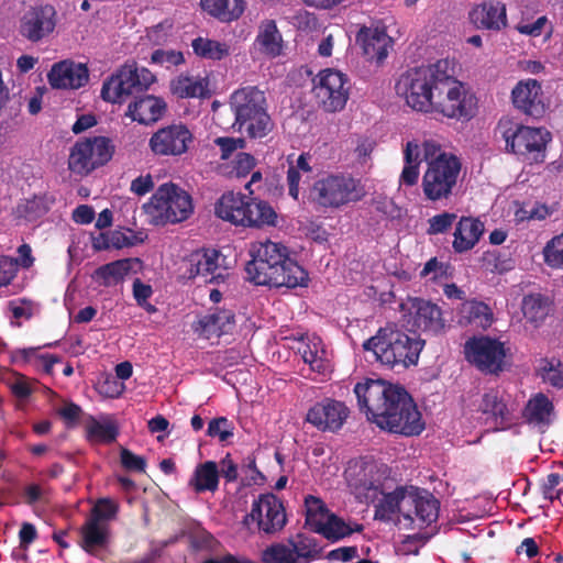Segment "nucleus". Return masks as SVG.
Wrapping results in <instances>:
<instances>
[{
	"label": "nucleus",
	"mask_w": 563,
	"mask_h": 563,
	"mask_svg": "<svg viewBox=\"0 0 563 563\" xmlns=\"http://www.w3.org/2000/svg\"><path fill=\"white\" fill-rule=\"evenodd\" d=\"M251 261L245 265L246 279L257 286L295 288L305 286L308 273L289 256L282 243L258 242L253 244Z\"/></svg>",
	"instance_id": "f257e3e1"
},
{
	"label": "nucleus",
	"mask_w": 563,
	"mask_h": 563,
	"mask_svg": "<svg viewBox=\"0 0 563 563\" xmlns=\"http://www.w3.org/2000/svg\"><path fill=\"white\" fill-rule=\"evenodd\" d=\"M449 66V59L415 67L407 70L396 82V92L405 99L406 104L415 111L433 112L438 82Z\"/></svg>",
	"instance_id": "f03ea898"
},
{
	"label": "nucleus",
	"mask_w": 563,
	"mask_h": 563,
	"mask_svg": "<svg viewBox=\"0 0 563 563\" xmlns=\"http://www.w3.org/2000/svg\"><path fill=\"white\" fill-rule=\"evenodd\" d=\"M424 341L394 328H380L363 343L365 351L373 352L375 360L388 367L416 365Z\"/></svg>",
	"instance_id": "7ed1b4c3"
},
{
	"label": "nucleus",
	"mask_w": 563,
	"mask_h": 563,
	"mask_svg": "<svg viewBox=\"0 0 563 563\" xmlns=\"http://www.w3.org/2000/svg\"><path fill=\"white\" fill-rule=\"evenodd\" d=\"M423 147L427 169L422 176L421 188L424 198L433 202L449 200L457 188L461 161L445 152L433 157L437 150L433 142H424Z\"/></svg>",
	"instance_id": "20e7f679"
},
{
	"label": "nucleus",
	"mask_w": 563,
	"mask_h": 563,
	"mask_svg": "<svg viewBox=\"0 0 563 563\" xmlns=\"http://www.w3.org/2000/svg\"><path fill=\"white\" fill-rule=\"evenodd\" d=\"M230 108L234 113V126L244 131L252 139H262L273 129V121L267 113L265 92L256 86L236 89L230 97Z\"/></svg>",
	"instance_id": "39448f33"
},
{
	"label": "nucleus",
	"mask_w": 563,
	"mask_h": 563,
	"mask_svg": "<svg viewBox=\"0 0 563 563\" xmlns=\"http://www.w3.org/2000/svg\"><path fill=\"white\" fill-rule=\"evenodd\" d=\"M214 211L217 217L224 221L251 228L275 225L277 219L275 210L268 202L232 191L221 196Z\"/></svg>",
	"instance_id": "423d86ee"
},
{
	"label": "nucleus",
	"mask_w": 563,
	"mask_h": 563,
	"mask_svg": "<svg viewBox=\"0 0 563 563\" xmlns=\"http://www.w3.org/2000/svg\"><path fill=\"white\" fill-rule=\"evenodd\" d=\"M150 223L165 225L178 223L190 217L194 211L191 197L173 183L161 185L150 201L143 205Z\"/></svg>",
	"instance_id": "0eeeda50"
},
{
	"label": "nucleus",
	"mask_w": 563,
	"mask_h": 563,
	"mask_svg": "<svg viewBox=\"0 0 563 563\" xmlns=\"http://www.w3.org/2000/svg\"><path fill=\"white\" fill-rule=\"evenodd\" d=\"M439 81L433 111L450 119L471 120L476 114L477 98L455 78L450 63L445 74L442 75V80Z\"/></svg>",
	"instance_id": "6e6552de"
},
{
	"label": "nucleus",
	"mask_w": 563,
	"mask_h": 563,
	"mask_svg": "<svg viewBox=\"0 0 563 563\" xmlns=\"http://www.w3.org/2000/svg\"><path fill=\"white\" fill-rule=\"evenodd\" d=\"M496 133L505 141V150L523 158L543 161L549 132L540 128L522 125L509 118H501L496 126Z\"/></svg>",
	"instance_id": "1a4fd4ad"
},
{
	"label": "nucleus",
	"mask_w": 563,
	"mask_h": 563,
	"mask_svg": "<svg viewBox=\"0 0 563 563\" xmlns=\"http://www.w3.org/2000/svg\"><path fill=\"white\" fill-rule=\"evenodd\" d=\"M364 196L365 190L361 181L344 174L328 175L317 180L310 190L312 202L331 209L357 202Z\"/></svg>",
	"instance_id": "9d476101"
},
{
	"label": "nucleus",
	"mask_w": 563,
	"mask_h": 563,
	"mask_svg": "<svg viewBox=\"0 0 563 563\" xmlns=\"http://www.w3.org/2000/svg\"><path fill=\"white\" fill-rule=\"evenodd\" d=\"M398 400L393 397V402L386 406V412H383L375 422L380 429L391 433L404 435H417L423 430L421 415L417 409L411 396L404 387H398Z\"/></svg>",
	"instance_id": "9b49d317"
},
{
	"label": "nucleus",
	"mask_w": 563,
	"mask_h": 563,
	"mask_svg": "<svg viewBox=\"0 0 563 563\" xmlns=\"http://www.w3.org/2000/svg\"><path fill=\"white\" fill-rule=\"evenodd\" d=\"M114 145L107 136H90L76 141L68 156V169L79 176H87L104 166L114 154Z\"/></svg>",
	"instance_id": "f8f14e48"
},
{
	"label": "nucleus",
	"mask_w": 563,
	"mask_h": 563,
	"mask_svg": "<svg viewBox=\"0 0 563 563\" xmlns=\"http://www.w3.org/2000/svg\"><path fill=\"white\" fill-rule=\"evenodd\" d=\"M349 77L335 69L321 70L313 79V95L317 103L329 113L343 110L350 97Z\"/></svg>",
	"instance_id": "ddd939ff"
},
{
	"label": "nucleus",
	"mask_w": 563,
	"mask_h": 563,
	"mask_svg": "<svg viewBox=\"0 0 563 563\" xmlns=\"http://www.w3.org/2000/svg\"><path fill=\"white\" fill-rule=\"evenodd\" d=\"M389 471L386 465L375 462L363 463L358 468L347 472V484L356 500L362 504H374L384 486L388 484Z\"/></svg>",
	"instance_id": "4468645a"
},
{
	"label": "nucleus",
	"mask_w": 563,
	"mask_h": 563,
	"mask_svg": "<svg viewBox=\"0 0 563 563\" xmlns=\"http://www.w3.org/2000/svg\"><path fill=\"white\" fill-rule=\"evenodd\" d=\"M398 387L383 379L366 378L354 386V394L357 399V406L365 412L368 420L376 422L377 418L386 412V406L393 402V397H398Z\"/></svg>",
	"instance_id": "2eb2a0df"
},
{
	"label": "nucleus",
	"mask_w": 563,
	"mask_h": 563,
	"mask_svg": "<svg viewBox=\"0 0 563 563\" xmlns=\"http://www.w3.org/2000/svg\"><path fill=\"white\" fill-rule=\"evenodd\" d=\"M400 307L411 331L438 334L445 327L441 308L430 300L409 297Z\"/></svg>",
	"instance_id": "dca6fc26"
},
{
	"label": "nucleus",
	"mask_w": 563,
	"mask_h": 563,
	"mask_svg": "<svg viewBox=\"0 0 563 563\" xmlns=\"http://www.w3.org/2000/svg\"><path fill=\"white\" fill-rule=\"evenodd\" d=\"M242 522L247 528L255 522L260 531L267 534L275 533L287 522L284 504L272 493L262 494L253 501L251 512L243 518Z\"/></svg>",
	"instance_id": "f3484780"
},
{
	"label": "nucleus",
	"mask_w": 563,
	"mask_h": 563,
	"mask_svg": "<svg viewBox=\"0 0 563 563\" xmlns=\"http://www.w3.org/2000/svg\"><path fill=\"white\" fill-rule=\"evenodd\" d=\"M192 143V132L179 122L155 131L148 140V147L155 156L176 157L187 153Z\"/></svg>",
	"instance_id": "a211bd4d"
},
{
	"label": "nucleus",
	"mask_w": 563,
	"mask_h": 563,
	"mask_svg": "<svg viewBox=\"0 0 563 563\" xmlns=\"http://www.w3.org/2000/svg\"><path fill=\"white\" fill-rule=\"evenodd\" d=\"M465 354L467 361L482 372L497 374L504 369L506 350L497 339L472 338L465 344Z\"/></svg>",
	"instance_id": "6ab92c4d"
},
{
	"label": "nucleus",
	"mask_w": 563,
	"mask_h": 563,
	"mask_svg": "<svg viewBox=\"0 0 563 563\" xmlns=\"http://www.w3.org/2000/svg\"><path fill=\"white\" fill-rule=\"evenodd\" d=\"M349 415L350 409L344 402L333 398H324L309 408L305 421L319 431L336 432L343 427Z\"/></svg>",
	"instance_id": "aec40b11"
},
{
	"label": "nucleus",
	"mask_w": 563,
	"mask_h": 563,
	"mask_svg": "<svg viewBox=\"0 0 563 563\" xmlns=\"http://www.w3.org/2000/svg\"><path fill=\"white\" fill-rule=\"evenodd\" d=\"M137 68L132 65H123L107 80L101 88V98L111 103H122L130 96L137 92Z\"/></svg>",
	"instance_id": "412c9836"
},
{
	"label": "nucleus",
	"mask_w": 563,
	"mask_h": 563,
	"mask_svg": "<svg viewBox=\"0 0 563 563\" xmlns=\"http://www.w3.org/2000/svg\"><path fill=\"white\" fill-rule=\"evenodd\" d=\"M511 100L514 107L526 115L538 119L545 113L542 86L537 79L518 81L511 90Z\"/></svg>",
	"instance_id": "4be33fe9"
},
{
	"label": "nucleus",
	"mask_w": 563,
	"mask_h": 563,
	"mask_svg": "<svg viewBox=\"0 0 563 563\" xmlns=\"http://www.w3.org/2000/svg\"><path fill=\"white\" fill-rule=\"evenodd\" d=\"M52 5H41L26 11L21 19L20 33L31 42H38L51 34L56 25Z\"/></svg>",
	"instance_id": "5701e85b"
},
{
	"label": "nucleus",
	"mask_w": 563,
	"mask_h": 563,
	"mask_svg": "<svg viewBox=\"0 0 563 563\" xmlns=\"http://www.w3.org/2000/svg\"><path fill=\"white\" fill-rule=\"evenodd\" d=\"M407 505L408 511L402 512L404 518L411 522L418 521L420 528L430 526L438 519L440 503L426 489L409 492Z\"/></svg>",
	"instance_id": "b1692460"
},
{
	"label": "nucleus",
	"mask_w": 563,
	"mask_h": 563,
	"mask_svg": "<svg viewBox=\"0 0 563 563\" xmlns=\"http://www.w3.org/2000/svg\"><path fill=\"white\" fill-rule=\"evenodd\" d=\"M47 78L53 88L78 89L88 82L89 73L84 64L62 60L53 65Z\"/></svg>",
	"instance_id": "393cba45"
},
{
	"label": "nucleus",
	"mask_w": 563,
	"mask_h": 563,
	"mask_svg": "<svg viewBox=\"0 0 563 563\" xmlns=\"http://www.w3.org/2000/svg\"><path fill=\"white\" fill-rule=\"evenodd\" d=\"M356 42L366 58L376 63H382L387 57L388 48L393 45L391 37L378 27H362L356 35Z\"/></svg>",
	"instance_id": "a878e982"
},
{
	"label": "nucleus",
	"mask_w": 563,
	"mask_h": 563,
	"mask_svg": "<svg viewBox=\"0 0 563 563\" xmlns=\"http://www.w3.org/2000/svg\"><path fill=\"white\" fill-rule=\"evenodd\" d=\"M478 411L492 421L495 430H506L510 427L511 412L504 396L497 389L484 393L478 405Z\"/></svg>",
	"instance_id": "bb28decb"
},
{
	"label": "nucleus",
	"mask_w": 563,
	"mask_h": 563,
	"mask_svg": "<svg viewBox=\"0 0 563 563\" xmlns=\"http://www.w3.org/2000/svg\"><path fill=\"white\" fill-rule=\"evenodd\" d=\"M553 308L551 298L541 292H530L521 300V311L526 327L539 329L550 316Z\"/></svg>",
	"instance_id": "cd10ccee"
},
{
	"label": "nucleus",
	"mask_w": 563,
	"mask_h": 563,
	"mask_svg": "<svg viewBox=\"0 0 563 563\" xmlns=\"http://www.w3.org/2000/svg\"><path fill=\"white\" fill-rule=\"evenodd\" d=\"M470 20L478 27L499 31L507 24L506 5L500 1H487L470 12Z\"/></svg>",
	"instance_id": "c85d7f7f"
},
{
	"label": "nucleus",
	"mask_w": 563,
	"mask_h": 563,
	"mask_svg": "<svg viewBox=\"0 0 563 563\" xmlns=\"http://www.w3.org/2000/svg\"><path fill=\"white\" fill-rule=\"evenodd\" d=\"M166 111V102L155 96L146 95L137 98L128 107L126 115L141 124L157 122Z\"/></svg>",
	"instance_id": "c756f323"
},
{
	"label": "nucleus",
	"mask_w": 563,
	"mask_h": 563,
	"mask_svg": "<svg viewBox=\"0 0 563 563\" xmlns=\"http://www.w3.org/2000/svg\"><path fill=\"white\" fill-rule=\"evenodd\" d=\"M484 230V223L479 219L462 217L453 233V250L460 254L472 250L481 240Z\"/></svg>",
	"instance_id": "7c9ffc66"
},
{
	"label": "nucleus",
	"mask_w": 563,
	"mask_h": 563,
	"mask_svg": "<svg viewBox=\"0 0 563 563\" xmlns=\"http://www.w3.org/2000/svg\"><path fill=\"white\" fill-rule=\"evenodd\" d=\"M390 488L389 483L384 486V493L378 497V503L375 505L374 518L382 521H389L391 517L398 512H404L407 509V499L409 492L404 486H398L394 490L388 492Z\"/></svg>",
	"instance_id": "2f4dec72"
},
{
	"label": "nucleus",
	"mask_w": 563,
	"mask_h": 563,
	"mask_svg": "<svg viewBox=\"0 0 563 563\" xmlns=\"http://www.w3.org/2000/svg\"><path fill=\"white\" fill-rule=\"evenodd\" d=\"M234 313L230 310H218L203 316L194 324V331L199 335L211 339L228 333L234 325Z\"/></svg>",
	"instance_id": "473e14b6"
},
{
	"label": "nucleus",
	"mask_w": 563,
	"mask_h": 563,
	"mask_svg": "<svg viewBox=\"0 0 563 563\" xmlns=\"http://www.w3.org/2000/svg\"><path fill=\"white\" fill-rule=\"evenodd\" d=\"M219 251L214 249H201L191 252L185 260V274L188 278L213 275L219 268Z\"/></svg>",
	"instance_id": "72a5a7b5"
},
{
	"label": "nucleus",
	"mask_w": 563,
	"mask_h": 563,
	"mask_svg": "<svg viewBox=\"0 0 563 563\" xmlns=\"http://www.w3.org/2000/svg\"><path fill=\"white\" fill-rule=\"evenodd\" d=\"M200 5L210 16L222 23L239 20L245 11V0H200Z\"/></svg>",
	"instance_id": "f704fd0d"
},
{
	"label": "nucleus",
	"mask_w": 563,
	"mask_h": 563,
	"mask_svg": "<svg viewBox=\"0 0 563 563\" xmlns=\"http://www.w3.org/2000/svg\"><path fill=\"white\" fill-rule=\"evenodd\" d=\"M553 412V402L545 394L538 393L528 400L522 411V417L529 424L543 427L551 423L550 418Z\"/></svg>",
	"instance_id": "c9c22d12"
},
{
	"label": "nucleus",
	"mask_w": 563,
	"mask_h": 563,
	"mask_svg": "<svg viewBox=\"0 0 563 563\" xmlns=\"http://www.w3.org/2000/svg\"><path fill=\"white\" fill-rule=\"evenodd\" d=\"M362 523L355 522L353 526L346 523L341 517L329 514L322 522H316V532L322 534L327 540L336 542L354 532H362Z\"/></svg>",
	"instance_id": "e433bc0d"
},
{
	"label": "nucleus",
	"mask_w": 563,
	"mask_h": 563,
	"mask_svg": "<svg viewBox=\"0 0 563 563\" xmlns=\"http://www.w3.org/2000/svg\"><path fill=\"white\" fill-rule=\"evenodd\" d=\"M219 467L214 461H206L196 466L188 485L198 494L214 493L219 487Z\"/></svg>",
	"instance_id": "4c0bfd02"
},
{
	"label": "nucleus",
	"mask_w": 563,
	"mask_h": 563,
	"mask_svg": "<svg viewBox=\"0 0 563 563\" xmlns=\"http://www.w3.org/2000/svg\"><path fill=\"white\" fill-rule=\"evenodd\" d=\"M131 268L130 258L118 260L99 266L91 274V278L99 286L111 287L123 282Z\"/></svg>",
	"instance_id": "58836bf2"
},
{
	"label": "nucleus",
	"mask_w": 563,
	"mask_h": 563,
	"mask_svg": "<svg viewBox=\"0 0 563 563\" xmlns=\"http://www.w3.org/2000/svg\"><path fill=\"white\" fill-rule=\"evenodd\" d=\"M255 44L262 53L271 57L282 54L283 38L274 20H268L261 25Z\"/></svg>",
	"instance_id": "ea45409f"
},
{
	"label": "nucleus",
	"mask_w": 563,
	"mask_h": 563,
	"mask_svg": "<svg viewBox=\"0 0 563 563\" xmlns=\"http://www.w3.org/2000/svg\"><path fill=\"white\" fill-rule=\"evenodd\" d=\"M170 89L178 98L206 97L208 92V80L180 75L172 81Z\"/></svg>",
	"instance_id": "a19ab883"
},
{
	"label": "nucleus",
	"mask_w": 563,
	"mask_h": 563,
	"mask_svg": "<svg viewBox=\"0 0 563 563\" xmlns=\"http://www.w3.org/2000/svg\"><path fill=\"white\" fill-rule=\"evenodd\" d=\"M298 353L306 364H309L311 371L319 374L329 372V362L324 357L325 351L320 347V342H300Z\"/></svg>",
	"instance_id": "79ce46f5"
},
{
	"label": "nucleus",
	"mask_w": 563,
	"mask_h": 563,
	"mask_svg": "<svg viewBox=\"0 0 563 563\" xmlns=\"http://www.w3.org/2000/svg\"><path fill=\"white\" fill-rule=\"evenodd\" d=\"M81 547L88 553H92L96 549L103 548L108 543L107 528L91 520H87L81 527Z\"/></svg>",
	"instance_id": "37998d69"
},
{
	"label": "nucleus",
	"mask_w": 563,
	"mask_h": 563,
	"mask_svg": "<svg viewBox=\"0 0 563 563\" xmlns=\"http://www.w3.org/2000/svg\"><path fill=\"white\" fill-rule=\"evenodd\" d=\"M191 46L196 55L212 60H221L230 54V47L225 43L200 36L192 41Z\"/></svg>",
	"instance_id": "c03bdc74"
},
{
	"label": "nucleus",
	"mask_w": 563,
	"mask_h": 563,
	"mask_svg": "<svg viewBox=\"0 0 563 563\" xmlns=\"http://www.w3.org/2000/svg\"><path fill=\"white\" fill-rule=\"evenodd\" d=\"M86 432L90 442L112 443L119 435V428L112 421L102 423L91 418L86 426Z\"/></svg>",
	"instance_id": "a18cd8bd"
},
{
	"label": "nucleus",
	"mask_w": 563,
	"mask_h": 563,
	"mask_svg": "<svg viewBox=\"0 0 563 563\" xmlns=\"http://www.w3.org/2000/svg\"><path fill=\"white\" fill-rule=\"evenodd\" d=\"M538 375L542 380L554 388H563V363L556 357L540 360Z\"/></svg>",
	"instance_id": "49530a36"
},
{
	"label": "nucleus",
	"mask_w": 563,
	"mask_h": 563,
	"mask_svg": "<svg viewBox=\"0 0 563 563\" xmlns=\"http://www.w3.org/2000/svg\"><path fill=\"white\" fill-rule=\"evenodd\" d=\"M255 165L256 159L253 155L239 152L230 164L220 165V170L230 178H244L252 172Z\"/></svg>",
	"instance_id": "de8ad7c7"
},
{
	"label": "nucleus",
	"mask_w": 563,
	"mask_h": 563,
	"mask_svg": "<svg viewBox=\"0 0 563 563\" xmlns=\"http://www.w3.org/2000/svg\"><path fill=\"white\" fill-rule=\"evenodd\" d=\"M52 202L53 200H49L46 196H34L20 205L18 210L25 220L36 221L49 211Z\"/></svg>",
	"instance_id": "09e8293b"
},
{
	"label": "nucleus",
	"mask_w": 563,
	"mask_h": 563,
	"mask_svg": "<svg viewBox=\"0 0 563 563\" xmlns=\"http://www.w3.org/2000/svg\"><path fill=\"white\" fill-rule=\"evenodd\" d=\"M264 563H298L292 547L284 543L272 544L263 552Z\"/></svg>",
	"instance_id": "8fccbe9b"
},
{
	"label": "nucleus",
	"mask_w": 563,
	"mask_h": 563,
	"mask_svg": "<svg viewBox=\"0 0 563 563\" xmlns=\"http://www.w3.org/2000/svg\"><path fill=\"white\" fill-rule=\"evenodd\" d=\"M207 435L222 443L228 442L234 435V424L227 417L213 418L208 423Z\"/></svg>",
	"instance_id": "3c124183"
},
{
	"label": "nucleus",
	"mask_w": 563,
	"mask_h": 563,
	"mask_svg": "<svg viewBox=\"0 0 563 563\" xmlns=\"http://www.w3.org/2000/svg\"><path fill=\"white\" fill-rule=\"evenodd\" d=\"M544 262L552 268L563 269V233L552 238L543 250Z\"/></svg>",
	"instance_id": "603ef678"
},
{
	"label": "nucleus",
	"mask_w": 563,
	"mask_h": 563,
	"mask_svg": "<svg viewBox=\"0 0 563 563\" xmlns=\"http://www.w3.org/2000/svg\"><path fill=\"white\" fill-rule=\"evenodd\" d=\"M306 522L316 529V522H322L327 518L328 508L318 497L308 495L305 498Z\"/></svg>",
	"instance_id": "864d4df0"
},
{
	"label": "nucleus",
	"mask_w": 563,
	"mask_h": 563,
	"mask_svg": "<svg viewBox=\"0 0 563 563\" xmlns=\"http://www.w3.org/2000/svg\"><path fill=\"white\" fill-rule=\"evenodd\" d=\"M118 504L110 498H102L91 509V515L88 520L100 523L101 520H110L115 517L118 512Z\"/></svg>",
	"instance_id": "5fc2aeb1"
},
{
	"label": "nucleus",
	"mask_w": 563,
	"mask_h": 563,
	"mask_svg": "<svg viewBox=\"0 0 563 563\" xmlns=\"http://www.w3.org/2000/svg\"><path fill=\"white\" fill-rule=\"evenodd\" d=\"M292 551L296 553V561L301 558L306 561H311L318 558L321 549L318 548L314 539L301 538L298 541L291 543Z\"/></svg>",
	"instance_id": "6e6d98bb"
},
{
	"label": "nucleus",
	"mask_w": 563,
	"mask_h": 563,
	"mask_svg": "<svg viewBox=\"0 0 563 563\" xmlns=\"http://www.w3.org/2000/svg\"><path fill=\"white\" fill-rule=\"evenodd\" d=\"M457 216L452 212H442L428 220L429 228L427 233L430 235L443 234L448 232L456 220Z\"/></svg>",
	"instance_id": "4d7b16f0"
},
{
	"label": "nucleus",
	"mask_w": 563,
	"mask_h": 563,
	"mask_svg": "<svg viewBox=\"0 0 563 563\" xmlns=\"http://www.w3.org/2000/svg\"><path fill=\"white\" fill-rule=\"evenodd\" d=\"M151 62L156 65L166 66L169 68L170 66H178L185 62L184 55L179 51H165V49H155L152 53Z\"/></svg>",
	"instance_id": "13d9d810"
},
{
	"label": "nucleus",
	"mask_w": 563,
	"mask_h": 563,
	"mask_svg": "<svg viewBox=\"0 0 563 563\" xmlns=\"http://www.w3.org/2000/svg\"><path fill=\"white\" fill-rule=\"evenodd\" d=\"M562 481L563 476L559 473L548 474L541 484V493L543 498L550 500L551 503H553L555 499H560L562 489L555 492V488L561 484Z\"/></svg>",
	"instance_id": "bf43d9fd"
},
{
	"label": "nucleus",
	"mask_w": 563,
	"mask_h": 563,
	"mask_svg": "<svg viewBox=\"0 0 563 563\" xmlns=\"http://www.w3.org/2000/svg\"><path fill=\"white\" fill-rule=\"evenodd\" d=\"M121 465L130 472H145L146 460L143 456L134 454L129 449L122 448L120 451Z\"/></svg>",
	"instance_id": "052dcab7"
},
{
	"label": "nucleus",
	"mask_w": 563,
	"mask_h": 563,
	"mask_svg": "<svg viewBox=\"0 0 563 563\" xmlns=\"http://www.w3.org/2000/svg\"><path fill=\"white\" fill-rule=\"evenodd\" d=\"M18 258L0 255V288L9 285L18 273Z\"/></svg>",
	"instance_id": "680f3d73"
},
{
	"label": "nucleus",
	"mask_w": 563,
	"mask_h": 563,
	"mask_svg": "<svg viewBox=\"0 0 563 563\" xmlns=\"http://www.w3.org/2000/svg\"><path fill=\"white\" fill-rule=\"evenodd\" d=\"M100 395L108 398H118L124 391V384L112 375H108L103 380L98 383L97 387Z\"/></svg>",
	"instance_id": "e2e57ef3"
},
{
	"label": "nucleus",
	"mask_w": 563,
	"mask_h": 563,
	"mask_svg": "<svg viewBox=\"0 0 563 563\" xmlns=\"http://www.w3.org/2000/svg\"><path fill=\"white\" fill-rule=\"evenodd\" d=\"M214 144L220 147L221 158L228 159L238 148H243L245 141L243 139H234L229 136H219Z\"/></svg>",
	"instance_id": "0e129e2a"
},
{
	"label": "nucleus",
	"mask_w": 563,
	"mask_h": 563,
	"mask_svg": "<svg viewBox=\"0 0 563 563\" xmlns=\"http://www.w3.org/2000/svg\"><path fill=\"white\" fill-rule=\"evenodd\" d=\"M219 476H223L228 483H233L239 477L238 464L232 460L231 454L228 453L219 462Z\"/></svg>",
	"instance_id": "69168bd1"
},
{
	"label": "nucleus",
	"mask_w": 563,
	"mask_h": 563,
	"mask_svg": "<svg viewBox=\"0 0 563 563\" xmlns=\"http://www.w3.org/2000/svg\"><path fill=\"white\" fill-rule=\"evenodd\" d=\"M189 540L190 547L196 551L211 550L216 542L214 537L205 530L192 533Z\"/></svg>",
	"instance_id": "338daca9"
},
{
	"label": "nucleus",
	"mask_w": 563,
	"mask_h": 563,
	"mask_svg": "<svg viewBox=\"0 0 563 563\" xmlns=\"http://www.w3.org/2000/svg\"><path fill=\"white\" fill-rule=\"evenodd\" d=\"M154 188V181L151 174L141 175L132 180L130 190L136 196H144L152 191Z\"/></svg>",
	"instance_id": "774afa93"
}]
</instances>
